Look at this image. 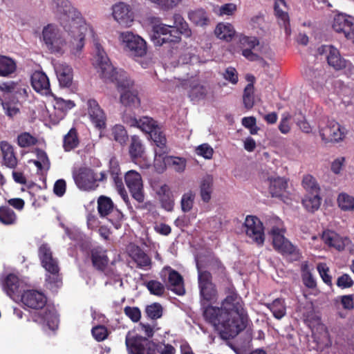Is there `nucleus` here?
<instances>
[{"label":"nucleus","mask_w":354,"mask_h":354,"mask_svg":"<svg viewBox=\"0 0 354 354\" xmlns=\"http://www.w3.org/2000/svg\"><path fill=\"white\" fill-rule=\"evenodd\" d=\"M56 75L62 87L68 88L73 82V69L66 64H59L55 68Z\"/></svg>","instance_id":"obj_30"},{"label":"nucleus","mask_w":354,"mask_h":354,"mask_svg":"<svg viewBox=\"0 0 354 354\" xmlns=\"http://www.w3.org/2000/svg\"><path fill=\"white\" fill-rule=\"evenodd\" d=\"M51 7L61 26L73 39L71 41L72 53L75 55L79 54L84 46L86 29L81 13L72 7L68 0H53Z\"/></svg>","instance_id":"obj_3"},{"label":"nucleus","mask_w":354,"mask_h":354,"mask_svg":"<svg viewBox=\"0 0 354 354\" xmlns=\"http://www.w3.org/2000/svg\"><path fill=\"white\" fill-rule=\"evenodd\" d=\"M129 153L132 160H136L142 156L144 147L139 136L134 135L131 137Z\"/></svg>","instance_id":"obj_41"},{"label":"nucleus","mask_w":354,"mask_h":354,"mask_svg":"<svg viewBox=\"0 0 354 354\" xmlns=\"http://www.w3.org/2000/svg\"><path fill=\"white\" fill-rule=\"evenodd\" d=\"M240 42L244 48H254L259 44V41L256 37L243 36L241 38Z\"/></svg>","instance_id":"obj_60"},{"label":"nucleus","mask_w":354,"mask_h":354,"mask_svg":"<svg viewBox=\"0 0 354 354\" xmlns=\"http://www.w3.org/2000/svg\"><path fill=\"white\" fill-rule=\"evenodd\" d=\"M17 64L14 59L4 55H0V76L8 77L14 73Z\"/></svg>","instance_id":"obj_36"},{"label":"nucleus","mask_w":354,"mask_h":354,"mask_svg":"<svg viewBox=\"0 0 354 354\" xmlns=\"http://www.w3.org/2000/svg\"><path fill=\"white\" fill-rule=\"evenodd\" d=\"M43 41L50 53L62 55L66 46L60 30L53 24H48L42 30Z\"/></svg>","instance_id":"obj_11"},{"label":"nucleus","mask_w":354,"mask_h":354,"mask_svg":"<svg viewBox=\"0 0 354 354\" xmlns=\"http://www.w3.org/2000/svg\"><path fill=\"white\" fill-rule=\"evenodd\" d=\"M111 135L113 139L120 143L121 145L126 144L128 140L127 131L122 125H115L111 131Z\"/></svg>","instance_id":"obj_46"},{"label":"nucleus","mask_w":354,"mask_h":354,"mask_svg":"<svg viewBox=\"0 0 354 354\" xmlns=\"http://www.w3.org/2000/svg\"><path fill=\"white\" fill-rule=\"evenodd\" d=\"M198 282L203 315L205 307L213 306L212 303L217 300L218 291L216 285L212 282V274L209 271H203L198 268Z\"/></svg>","instance_id":"obj_10"},{"label":"nucleus","mask_w":354,"mask_h":354,"mask_svg":"<svg viewBox=\"0 0 354 354\" xmlns=\"http://www.w3.org/2000/svg\"><path fill=\"white\" fill-rule=\"evenodd\" d=\"M91 332L93 337L97 342H102L109 335L107 328L104 326L102 325H98L93 327Z\"/></svg>","instance_id":"obj_57"},{"label":"nucleus","mask_w":354,"mask_h":354,"mask_svg":"<svg viewBox=\"0 0 354 354\" xmlns=\"http://www.w3.org/2000/svg\"><path fill=\"white\" fill-rule=\"evenodd\" d=\"M317 271L323 281L329 286L333 285L332 277L329 274V268L324 263H319L317 266Z\"/></svg>","instance_id":"obj_54"},{"label":"nucleus","mask_w":354,"mask_h":354,"mask_svg":"<svg viewBox=\"0 0 354 354\" xmlns=\"http://www.w3.org/2000/svg\"><path fill=\"white\" fill-rule=\"evenodd\" d=\"M121 38L131 56L142 57L146 55L147 43L141 37L131 32H125L121 34Z\"/></svg>","instance_id":"obj_14"},{"label":"nucleus","mask_w":354,"mask_h":354,"mask_svg":"<svg viewBox=\"0 0 354 354\" xmlns=\"http://www.w3.org/2000/svg\"><path fill=\"white\" fill-rule=\"evenodd\" d=\"M319 132L322 140L325 143L339 142L343 141L346 135V129L334 120L328 119L319 124Z\"/></svg>","instance_id":"obj_12"},{"label":"nucleus","mask_w":354,"mask_h":354,"mask_svg":"<svg viewBox=\"0 0 354 354\" xmlns=\"http://www.w3.org/2000/svg\"><path fill=\"white\" fill-rule=\"evenodd\" d=\"M189 20L196 26H203L207 25L208 18L203 9H197L188 13Z\"/></svg>","instance_id":"obj_44"},{"label":"nucleus","mask_w":354,"mask_h":354,"mask_svg":"<svg viewBox=\"0 0 354 354\" xmlns=\"http://www.w3.org/2000/svg\"><path fill=\"white\" fill-rule=\"evenodd\" d=\"M18 216L15 211L8 205L0 206V223L6 226L17 224Z\"/></svg>","instance_id":"obj_34"},{"label":"nucleus","mask_w":354,"mask_h":354,"mask_svg":"<svg viewBox=\"0 0 354 354\" xmlns=\"http://www.w3.org/2000/svg\"><path fill=\"white\" fill-rule=\"evenodd\" d=\"M113 17L124 26H130L133 21V13L129 6L122 2L113 6Z\"/></svg>","instance_id":"obj_23"},{"label":"nucleus","mask_w":354,"mask_h":354,"mask_svg":"<svg viewBox=\"0 0 354 354\" xmlns=\"http://www.w3.org/2000/svg\"><path fill=\"white\" fill-rule=\"evenodd\" d=\"M339 207L342 210H354V197L345 194L341 193L337 198Z\"/></svg>","instance_id":"obj_50"},{"label":"nucleus","mask_w":354,"mask_h":354,"mask_svg":"<svg viewBox=\"0 0 354 354\" xmlns=\"http://www.w3.org/2000/svg\"><path fill=\"white\" fill-rule=\"evenodd\" d=\"M31 84L34 90L43 95L50 93V82L47 75L42 71H35L31 75Z\"/></svg>","instance_id":"obj_26"},{"label":"nucleus","mask_w":354,"mask_h":354,"mask_svg":"<svg viewBox=\"0 0 354 354\" xmlns=\"http://www.w3.org/2000/svg\"><path fill=\"white\" fill-rule=\"evenodd\" d=\"M161 206L167 212L173 210L174 207V198L169 185L163 184L156 190Z\"/></svg>","instance_id":"obj_27"},{"label":"nucleus","mask_w":354,"mask_h":354,"mask_svg":"<svg viewBox=\"0 0 354 354\" xmlns=\"http://www.w3.org/2000/svg\"><path fill=\"white\" fill-rule=\"evenodd\" d=\"M225 295L220 307H205L203 318L215 329L220 330L223 338H233L246 328L249 317L244 302L234 286L226 288Z\"/></svg>","instance_id":"obj_1"},{"label":"nucleus","mask_w":354,"mask_h":354,"mask_svg":"<svg viewBox=\"0 0 354 354\" xmlns=\"http://www.w3.org/2000/svg\"><path fill=\"white\" fill-rule=\"evenodd\" d=\"M209 88L199 81L194 80L189 81L188 97L193 103H198L205 100L208 94Z\"/></svg>","instance_id":"obj_25"},{"label":"nucleus","mask_w":354,"mask_h":354,"mask_svg":"<svg viewBox=\"0 0 354 354\" xmlns=\"http://www.w3.org/2000/svg\"><path fill=\"white\" fill-rule=\"evenodd\" d=\"M146 287L151 295L161 297L165 294V287L157 280H150L146 283Z\"/></svg>","instance_id":"obj_52"},{"label":"nucleus","mask_w":354,"mask_h":354,"mask_svg":"<svg viewBox=\"0 0 354 354\" xmlns=\"http://www.w3.org/2000/svg\"><path fill=\"white\" fill-rule=\"evenodd\" d=\"M268 191L271 196L278 198L285 202L286 198L288 180L283 177H269L268 178Z\"/></svg>","instance_id":"obj_22"},{"label":"nucleus","mask_w":354,"mask_h":354,"mask_svg":"<svg viewBox=\"0 0 354 354\" xmlns=\"http://www.w3.org/2000/svg\"><path fill=\"white\" fill-rule=\"evenodd\" d=\"M124 181L131 196L139 203L145 199L141 175L135 170H130L124 175Z\"/></svg>","instance_id":"obj_17"},{"label":"nucleus","mask_w":354,"mask_h":354,"mask_svg":"<svg viewBox=\"0 0 354 354\" xmlns=\"http://www.w3.org/2000/svg\"><path fill=\"white\" fill-rule=\"evenodd\" d=\"M160 274L169 290L178 295H183L185 293L183 278L178 271L166 266Z\"/></svg>","instance_id":"obj_16"},{"label":"nucleus","mask_w":354,"mask_h":354,"mask_svg":"<svg viewBox=\"0 0 354 354\" xmlns=\"http://www.w3.org/2000/svg\"><path fill=\"white\" fill-rule=\"evenodd\" d=\"M223 78L232 84H237L239 76L236 68L232 66L227 67L223 73Z\"/></svg>","instance_id":"obj_59"},{"label":"nucleus","mask_w":354,"mask_h":354,"mask_svg":"<svg viewBox=\"0 0 354 354\" xmlns=\"http://www.w3.org/2000/svg\"><path fill=\"white\" fill-rule=\"evenodd\" d=\"M80 138L77 130L72 127L63 138V148L66 152L76 149L80 145Z\"/></svg>","instance_id":"obj_33"},{"label":"nucleus","mask_w":354,"mask_h":354,"mask_svg":"<svg viewBox=\"0 0 354 354\" xmlns=\"http://www.w3.org/2000/svg\"><path fill=\"white\" fill-rule=\"evenodd\" d=\"M345 159L343 157L335 159L331 164V171L335 174L340 173L344 163Z\"/></svg>","instance_id":"obj_64"},{"label":"nucleus","mask_w":354,"mask_h":354,"mask_svg":"<svg viewBox=\"0 0 354 354\" xmlns=\"http://www.w3.org/2000/svg\"><path fill=\"white\" fill-rule=\"evenodd\" d=\"M322 239L330 247H333L339 251L344 250V240L333 231L328 230L324 232Z\"/></svg>","instance_id":"obj_32"},{"label":"nucleus","mask_w":354,"mask_h":354,"mask_svg":"<svg viewBox=\"0 0 354 354\" xmlns=\"http://www.w3.org/2000/svg\"><path fill=\"white\" fill-rule=\"evenodd\" d=\"M195 194L192 191H189L182 196L180 201V207L183 212L187 213L192 210L194 206Z\"/></svg>","instance_id":"obj_48"},{"label":"nucleus","mask_w":354,"mask_h":354,"mask_svg":"<svg viewBox=\"0 0 354 354\" xmlns=\"http://www.w3.org/2000/svg\"><path fill=\"white\" fill-rule=\"evenodd\" d=\"M272 313L273 316L277 319H281L286 315V306L284 299L277 298L271 303L264 304Z\"/></svg>","instance_id":"obj_38"},{"label":"nucleus","mask_w":354,"mask_h":354,"mask_svg":"<svg viewBox=\"0 0 354 354\" xmlns=\"http://www.w3.org/2000/svg\"><path fill=\"white\" fill-rule=\"evenodd\" d=\"M353 285V281L348 274H344L337 280V286L342 289L351 288Z\"/></svg>","instance_id":"obj_61"},{"label":"nucleus","mask_w":354,"mask_h":354,"mask_svg":"<svg viewBox=\"0 0 354 354\" xmlns=\"http://www.w3.org/2000/svg\"><path fill=\"white\" fill-rule=\"evenodd\" d=\"M243 102L247 109H250L254 104V86L252 84H248L244 88L243 95Z\"/></svg>","instance_id":"obj_51"},{"label":"nucleus","mask_w":354,"mask_h":354,"mask_svg":"<svg viewBox=\"0 0 354 354\" xmlns=\"http://www.w3.org/2000/svg\"><path fill=\"white\" fill-rule=\"evenodd\" d=\"M37 139L28 132H24L17 137V143L21 147H28L36 145Z\"/></svg>","instance_id":"obj_53"},{"label":"nucleus","mask_w":354,"mask_h":354,"mask_svg":"<svg viewBox=\"0 0 354 354\" xmlns=\"http://www.w3.org/2000/svg\"><path fill=\"white\" fill-rule=\"evenodd\" d=\"M274 12L275 15L279 19H281L283 23L285 28L286 33L287 35H290V21H289V17L288 15V12L286 11H283L281 8V6L286 7V2L285 0H274Z\"/></svg>","instance_id":"obj_35"},{"label":"nucleus","mask_w":354,"mask_h":354,"mask_svg":"<svg viewBox=\"0 0 354 354\" xmlns=\"http://www.w3.org/2000/svg\"><path fill=\"white\" fill-rule=\"evenodd\" d=\"M158 5L163 10H169L176 7L182 0H149Z\"/></svg>","instance_id":"obj_55"},{"label":"nucleus","mask_w":354,"mask_h":354,"mask_svg":"<svg viewBox=\"0 0 354 354\" xmlns=\"http://www.w3.org/2000/svg\"><path fill=\"white\" fill-rule=\"evenodd\" d=\"M89 254L93 267L98 272L109 276V272H106L109 263L107 250L103 246L97 245L90 249Z\"/></svg>","instance_id":"obj_19"},{"label":"nucleus","mask_w":354,"mask_h":354,"mask_svg":"<svg viewBox=\"0 0 354 354\" xmlns=\"http://www.w3.org/2000/svg\"><path fill=\"white\" fill-rule=\"evenodd\" d=\"M333 29L354 44V17L345 13H337L334 16Z\"/></svg>","instance_id":"obj_15"},{"label":"nucleus","mask_w":354,"mask_h":354,"mask_svg":"<svg viewBox=\"0 0 354 354\" xmlns=\"http://www.w3.org/2000/svg\"><path fill=\"white\" fill-rule=\"evenodd\" d=\"M302 186L309 194L320 193V187L316 179L310 174L304 176Z\"/></svg>","instance_id":"obj_45"},{"label":"nucleus","mask_w":354,"mask_h":354,"mask_svg":"<svg viewBox=\"0 0 354 354\" xmlns=\"http://www.w3.org/2000/svg\"><path fill=\"white\" fill-rule=\"evenodd\" d=\"M216 37L227 41H230L234 36L235 30L230 24H218L214 30Z\"/></svg>","instance_id":"obj_39"},{"label":"nucleus","mask_w":354,"mask_h":354,"mask_svg":"<svg viewBox=\"0 0 354 354\" xmlns=\"http://www.w3.org/2000/svg\"><path fill=\"white\" fill-rule=\"evenodd\" d=\"M196 153L205 159L212 158L214 150L212 147L207 143L202 144L196 148Z\"/></svg>","instance_id":"obj_58"},{"label":"nucleus","mask_w":354,"mask_h":354,"mask_svg":"<svg viewBox=\"0 0 354 354\" xmlns=\"http://www.w3.org/2000/svg\"><path fill=\"white\" fill-rule=\"evenodd\" d=\"M38 256L42 267L47 272L46 283L50 290H56L62 285V277L59 273V267L57 259L53 257V252L48 244L43 243L38 250Z\"/></svg>","instance_id":"obj_7"},{"label":"nucleus","mask_w":354,"mask_h":354,"mask_svg":"<svg viewBox=\"0 0 354 354\" xmlns=\"http://www.w3.org/2000/svg\"><path fill=\"white\" fill-rule=\"evenodd\" d=\"M320 54L328 53L327 55L328 64L335 70L339 71L346 68H351L352 66L350 62L341 57L339 50L332 46H322L318 49Z\"/></svg>","instance_id":"obj_20"},{"label":"nucleus","mask_w":354,"mask_h":354,"mask_svg":"<svg viewBox=\"0 0 354 354\" xmlns=\"http://www.w3.org/2000/svg\"><path fill=\"white\" fill-rule=\"evenodd\" d=\"M129 256L133 261L137 264L139 268L145 267H150L151 265V259L144 250L138 245H133L129 250Z\"/></svg>","instance_id":"obj_29"},{"label":"nucleus","mask_w":354,"mask_h":354,"mask_svg":"<svg viewBox=\"0 0 354 354\" xmlns=\"http://www.w3.org/2000/svg\"><path fill=\"white\" fill-rule=\"evenodd\" d=\"M2 286L3 290L10 297L18 296L20 292V281L14 274H8L4 279Z\"/></svg>","instance_id":"obj_31"},{"label":"nucleus","mask_w":354,"mask_h":354,"mask_svg":"<svg viewBox=\"0 0 354 354\" xmlns=\"http://www.w3.org/2000/svg\"><path fill=\"white\" fill-rule=\"evenodd\" d=\"M2 106L6 114L10 118H13L19 112V109L9 102H3Z\"/></svg>","instance_id":"obj_63"},{"label":"nucleus","mask_w":354,"mask_h":354,"mask_svg":"<svg viewBox=\"0 0 354 354\" xmlns=\"http://www.w3.org/2000/svg\"><path fill=\"white\" fill-rule=\"evenodd\" d=\"M122 119L127 125L138 127L142 131L149 134L156 146L154 149L156 156L163 157L168 153L169 148L165 134L152 118L143 116L138 120L135 116L124 113Z\"/></svg>","instance_id":"obj_5"},{"label":"nucleus","mask_w":354,"mask_h":354,"mask_svg":"<svg viewBox=\"0 0 354 354\" xmlns=\"http://www.w3.org/2000/svg\"><path fill=\"white\" fill-rule=\"evenodd\" d=\"M150 37L153 44L157 46L165 44H178L181 40L179 32L175 31L174 26L161 23L159 19H154V21H152Z\"/></svg>","instance_id":"obj_9"},{"label":"nucleus","mask_w":354,"mask_h":354,"mask_svg":"<svg viewBox=\"0 0 354 354\" xmlns=\"http://www.w3.org/2000/svg\"><path fill=\"white\" fill-rule=\"evenodd\" d=\"M87 106L88 114L95 127L99 129L105 128L106 115L98 102L94 99H89L87 101Z\"/></svg>","instance_id":"obj_21"},{"label":"nucleus","mask_w":354,"mask_h":354,"mask_svg":"<svg viewBox=\"0 0 354 354\" xmlns=\"http://www.w3.org/2000/svg\"><path fill=\"white\" fill-rule=\"evenodd\" d=\"M124 313L133 322H138L141 318V311L138 307L126 306Z\"/></svg>","instance_id":"obj_56"},{"label":"nucleus","mask_w":354,"mask_h":354,"mask_svg":"<svg viewBox=\"0 0 354 354\" xmlns=\"http://www.w3.org/2000/svg\"><path fill=\"white\" fill-rule=\"evenodd\" d=\"M114 205L112 200L105 196H100L97 199V211L101 217L109 215L113 209Z\"/></svg>","instance_id":"obj_42"},{"label":"nucleus","mask_w":354,"mask_h":354,"mask_svg":"<svg viewBox=\"0 0 354 354\" xmlns=\"http://www.w3.org/2000/svg\"><path fill=\"white\" fill-rule=\"evenodd\" d=\"M174 25L175 31L179 32V37L183 35L186 37H189L192 35V30L189 27L188 24L185 21L181 15L176 13L173 16Z\"/></svg>","instance_id":"obj_37"},{"label":"nucleus","mask_w":354,"mask_h":354,"mask_svg":"<svg viewBox=\"0 0 354 354\" xmlns=\"http://www.w3.org/2000/svg\"><path fill=\"white\" fill-rule=\"evenodd\" d=\"M213 178L211 176H205L200 185V195L204 203H208L211 199L212 192Z\"/></svg>","instance_id":"obj_40"},{"label":"nucleus","mask_w":354,"mask_h":354,"mask_svg":"<svg viewBox=\"0 0 354 354\" xmlns=\"http://www.w3.org/2000/svg\"><path fill=\"white\" fill-rule=\"evenodd\" d=\"M108 172L111 175L119 194L122 196H127V192L123 184L122 178L121 177L120 165L115 158L110 159Z\"/></svg>","instance_id":"obj_24"},{"label":"nucleus","mask_w":354,"mask_h":354,"mask_svg":"<svg viewBox=\"0 0 354 354\" xmlns=\"http://www.w3.org/2000/svg\"><path fill=\"white\" fill-rule=\"evenodd\" d=\"M0 149L3 165L11 169L15 168L17 165V158L13 147L7 141H1L0 142Z\"/></svg>","instance_id":"obj_28"},{"label":"nucleus","mask_w":354,"mask_h":354,"mask_svg":"<svg viewBox=\"0 0 354 354\" xmlns=\"http://www.w3.org/2000/svg\"><path fill=\"white\" fill-rule=\"evenodd\" d=\"M21 301L26 307L35 310L30 317L34 322L46 325L50 330L58 326V317L54 308L46 306L47 297L36 290H25L21 297Z\"/></svg>","instance_id":"obj_4"},{"label":"nucleus","mask_w":354,"mask_h":354,"mask_svg":"<svg viewBox=\"0 0 354 354\" xmlns=\"http://www.w3.org/2000/svg\"><path fill=\"white\" fill-rule=\"evenodd\" d=\"M75 106L72 100H65L61 97H55V103L53 106L55 110L62 114H65L68 111L71 110Z\"/></svg>","instance_id":"obj_49"},{"label":"nucleus","mask_w":354,"mask_h":354,"mask_svg":"<svg viewBox=\"0 0 354 354\" xmlns=\"http://www.w3.org/2000/svg\"><path fill=\"white\" fill-rule=\"evenodd\" d=\"M273 222L274 225L271 227L268 233L272 237L274 249L282 255L292 256L294 260L299 259V250L285 237L286 230L282 221L275 218Z\"/></svg>","instance_id":"obj_8"},{"label":"nucleus","mask_w":354,"mask_h":354,"mask_svg":"<svg viewBox=\"0 0 354 354\" xmlns=\"http://www.w3.org/2000/svg\"><path fill=\"white\" fill-rule=\"evenodd\" d=\"M73 178L76 186L82 191L93 192L99 187L96 172L88 167H81L73 171Z\"/></svg>","instance_id":"obj_13"},{"label":"nucleus","mask_w":354,"mask_h":354,"mask_svg":"<svg viewBox=\"0 0 354 354\" xmlns=\"http://www.w3.org/2000/svg\"><path fill=\"white\" fill-rule=\"evenodd\" d=\"M302 204L308 212L317 210L321 205L319 193L307 194L302 199Z\"/></svg>","instance_id":"obj_43"},{"label":"nucleus","mask_w":354,"mask_h":354,"mask_svg":"<svg viewBox=\"0 0 354 354\" xmlns=\"http://www.w3.org/2000/svg\"><path fill=\"white\" fill-rule=\"evenodd\" d=\"M66 189V183L64 179L57 180L53 187L54 194L59 196L62 197L64 195Z\"/></svg>","instance_id":"obj_62"},{"label":"nucleus","mask_w":354,"mask_h":354,"mask_svg":"<svg viewBox=\"0 0 354 354\" xmlns=\"http://www.w3.org/2000/svg\"><path fill=\"white\" fill-rule=\"evenodd\" d=\"M145 313L150 319L156 320L162 316L163 308L160 303L154 302L147 306Z\"/></svg>","instance_id":"obj_47"},{"label":"nucleus","mask_w":354,"mask_h":354,"mask_svg":"<svg viewBox=\"0 0 354 354\" xmlns=\"http://www.w3.org/2000/svg\"><path fill=\"white\" fill-rule=\"evenodd\" d=\"M125 344L129 354H175L176 348L170 344L155 343L147 337L128 333Z\"/></svg>","instance_id":"obj_6"},{"label":"nucleus","mask_w":354,"mask_h":354,"mask_svg":"<svg viewBox=\"0 0 354 354\" xmlns=\"http://www.w3.org/2000/svg\"><path fill=\"white\" fill-rule=\"evenodd\" d=\"M245 232L258 245L262 246L265 241L264 227L261 221L254 216H248L244 223Z\"/></svg>","instance_id":"obj_18"},{"label":"nucleus","mask_w":354,"mask_h":354,"mask_svg":"<svg viewBox=\"0 0 354 354\" xmlns=\"http://www.w3.org/2000/svg\"><path fill=\"white\" fill-rule=\"evenodd\" d=\"M94 45L96 50L95 64L100 77L106 82H115L120 93V102L124 106L130 109L140 107V100L134 82L124 71H116L100 44L95 40Z\"/></svg>","instance_id":"obj_2"}]
</instances>
